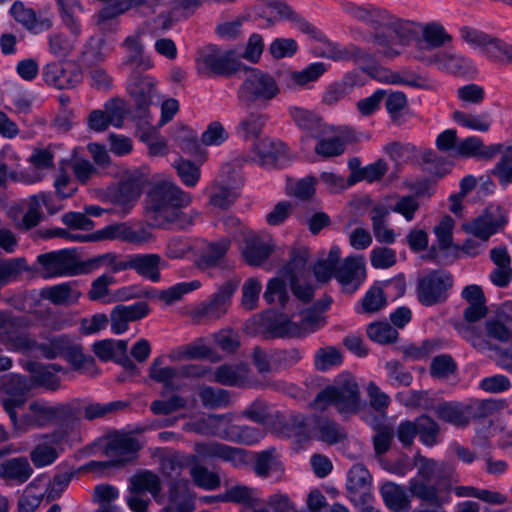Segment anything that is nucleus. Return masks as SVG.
Listing matches in <instances>:
<instances>
[{"label": "nucleus", "instance_id": "nucleus-59", "mask_svg": "<svg viewBox=\"0 0 512 512\" xmlns=\"http://www.w3.org/2000/svg\"><path fill=\"white\" fill-rule=\"evenodd\" d=\"M260 492L245 485H235L226 491V499L240 503L248 507H254L259 503Z\"/></svg>", "mask_w": 512, "mask_h": 512}, {"label": "nucleus", "instance_id": "nucleus-62", "mask_svg": "<svg viewBox=\"0 0 512 512\" xmlns=\"http://www.w3.org/2000/svg\"><path fill=\"white\" fill-rule=\"evenodd\" d=\"M239 196V188L227 184H217L213 187L210 204L219 208L229 207Z\"/></svg>", "mask_w": 512, "mask_h": 512}, {"label": "nucleus", "instance_id": "nucleus-5", "mask_svg": "<svg viewBox=\"0 0 512 512\" xmlns=\"http://www.w3.org/2000/svg\"><path fill=\"white\" fill-rule=\"evenodd\" d=\"M196 67L198 72L205 75L230 76L242 71L245 65L239 61L237 49L221 51L215 45H208L198 51Z\"/></svg>", "mask_w": 512, "mask_h": 512}, {"label": "nucleus", "instance_id": "nucleus-32", "mask_svg": "<svg viewBox=\"0 0 512 512\" xmlns=\"http://www.w3.org/2000/svg\"><path fill=\"white\" fill-rule=\"evenodd\" d=\"M33 474V468L25 457H14L0 463V478L9 486L21 485Z\"/></svg>", "mask_w": 512, "mask_h": 512}, {"label": "nucleus", "instance_id": "nucleus-15", "mask_svg": "<svg viewBox=\"0 0 512 512\" xmlns=\"http://www.w3.org/2000/svg\"><path fill=\"white\" fill-rule=\"evenodd\" d=\"M507 223L504 210L498 205L488 206L484 212L469 223L463 225V229L486 243L488 239Z\"/></svg>", "mask_w": 512, "mask_h": 512}, {"label": "nucleus", "instance_id": "nucleus-16", "mask_svg": "<svg viewBox=\"0 0 512 512\" xmlns=\"http://www.w3.org/2000/svg\"><path fill=\"white\" fill-rule=\"evenodd\" d=\"M370 76L379 81L392 84H403L424 92H440V84L436 80L410 70L393 72L378 65L376 73L371 74Z\"/></svg>", "mask_w": 512, "mask_h": 512}, {"label": "nucleus", "instance_id": "nucleus-11", "mask_svg": "<svg viewBox=\"0 0 512 512\" xmlns=\"http://www.w3.org/2000/svg\"><path fill=\"white\" fill-rule=\"evenodd\" d=\"M53 406L45 400H33L20 417L11 412L9 419L16 435H22L32 429H42L53 423Z\"/></svg>", "mask_w": 512, "mask_h": 512}, {"label": "nucleus", "instance_id": "nucleus-34", "mask_svg": "<svg viewBox=\"0 0 512 512\" xmlns=\"http://www.w3.org/2000/svg\"><path fill=\"white\" fill-rule=\"evenodd\" d=\"M386 506L393 512H408L411 508V494L404 486L386 482L380 488Z\"/></svg>", "mask_w": 512, "mask_h": 512}, {"label": "nucleus", "instance_id": "nucleus-57", "mask_svg": "<svg viewBox=\"0 0 512 512\" xmlns=\"http://www.w3.org/2000/svg\"><path fill=\"white\" fill-rule=\"evenodd\" d=\"M347 54V61L352 60L361 71L369 76L376 73L378 66L376 55L354 45L348 46Z\"/></svg>", "mask_w": 512, "mask_h": 512}, {"label": "nucleus", "instance_id": "nucleus-41", "mask_svg": "<svg viewBox=\"0 0 512 512\" xmlns=\"http://www.w3.org/2000/svg\"><path fill=\"white\" fill-rule=\"evenodd\" d=\"M162 363V357H157L153 360L149 367V377L153 381L161 383L168 391L179 390L181 385L178 383V380L180 379L178 367H163Z\"/></svg>", "mask_w": 512, "mask_h": 512}, {"label": "nucleus", "instance_id": "nucleus-7", "mask_svg": "<svg viewBox=\"0 0 512 512\" xmlns=\"http://www.w3.org/2000/svg\"><path fill=\"white\" fill-rule=\"evenodd\" d=\"M307 261V250H295L291 254L289 263L284 268L292 293L299 301L304 303L312 300L315 291Z\"/></svg>", "mask_w": 512, "mask_h": 512}, {"label": "nucleus", "instance_id": "nucleus-50", "mask_svg": "<svg viewBox=\"0 0 512 512\" xmlns=\"http://www.w3.org/2000/svg\"><path fill=\"white\" fill-rule=\"evenodd\" d=\"M314 429L317 439L327 444H336L346 437L345 430L337 422L328 418H319Z\"/></svg>", "mask_w": 512, "mask_h": 512}, {"label": "nucleus", "instance_id": "nucleus-51", "mask_svg": "<svg viewBox=\"0 0 512 512\" xmlns=\"http://www.w3.org/2000/svg\"><path fill=\"white\" fill-rule=\"evenodd\" d=\"M265 436L263 429L247 425H235L230 422L227 441L244 445H254Z\"/></svg>", "mask_w": 512, "mask_h": 512}, {"label": "nucleus", "instance_id": "nucleus-63", "mask_svg": "<svg viewBox=\"0 0 512 512\" xmlns=\"http://www.w3.org/2000/svg\"><path fill=\"white\" fill-rule=\"evenodd\" d=\"M367 335L371 340L380 344L393 343L398 338L397 330L387 322L371 323L367 327Z\"/></svg>", "mask_w": 512, "mask_h": 512}, {"label": "nucleus", "instance_id": "nucleus-58", "mask_svg": "<svg viewBox=\"0 0 512 512\" xmlns=\"http://www.w3.org/2000/svg\"><path fill=\"white\" fill-rule=\"evenodd\" d=\"M127 340L105 339L94 343L93 351L102 361L114 360L119 352L127 351Z\"/></svg>", "mask_w": 512, "mask_h": 512}, {"label": "nucleus", "instance_id": "nucleus-55", "mask_svg": "<svg viewBox=\"0 0 512 512\" xmlns=\"http://www.w3.org/2000/svg\"><path fill=\"white\" fill-rule=\"evenodd\" d=\"M199 243H204V240L173 237L167 243L166 255L172 259L183 258L189 252L196 253L200 249Z\"/></svg>", "mask_w": 512, "mask_h": 512}, {"label": "nucleus", "instance_id": "nucleus-40", "mask_svg": "<svg viewBox=\"0 0 512 512\" xmlns=\"http://www.w3.org/2000/svg\"><path fill=\"white\" fill-rule=\"evenodd\" d=\"M164 261L158 254H134L131 255V269L142 277L153 282L160 280V269Z\"/></svg>", "mask_w": 512, "mask_h": 512}, {"label": "nucleus", "instance_id": "nucleus-52", "mask_svg": "<svg viewBox=\"0 0 512 512\" xmlns=\"http://www.w3.org/2000/svg\"><path fill=\"white\" fill-rule=\"evenodd\" d=\"M33 386L35 384L44 386L51 390H56L59 387L60 379L57 376V373L62 371L61 366L57 364H49V365H33Z\"/></svg>", "mask_w": 512, "mask_h": 512}, {"label": "nucleus", "instance_id": "nucleus-24", "mask_svg": "<svg viewBox=\"0 0 512 512\" xmlns=\"http://www.w3.org/2000/svg\"><path fill=\"white\" fill-rule=\"evenodd\" d=\"M42 77L47 85L60 90L72 89L82 81V73L79 69L64 68L56 62L48 63L43 67Z\"/></svg>", "mask_w": 512, "mask_h": 512}, {"label": "nucleus", "instance_id": "nucleus-1", "mask_svg": "<svg viewBox=\"0 0 512 512\" xmlns=\"http://www.w3.org/2000/svg\"><path fill=\"white\" fill-rule=\"evenodd\" d=\"M343 11L352 19L360 21L371 28V41L379 47L378 54L387 60L400 55L393 46L394 39L407 44L415 39L411 51L413 58L424 64L421 57H434L438 49L452 41L451 35L437 21L419 23L401 18L390 10L374 4L342 3Z\"/></svg>", "mask_w": 512, "mask_h": 512}, {"label": "nucleus", "instance_id": "nucleus-13", "mask_svg": "<svg viewBox=\"0 0 512 512\" xmlns=\"http://www.w3.org/2000/svg\"><path fill=\"white\" fill-rule=\"evenodd\" d=\"M424 65L433 66L441 72L451 74L457 77L471 76L477 73V67L469 57L452 51H438L435 56L421 57Z\"/></svg>", "mask_w": 512, "mask_h": 512}, {"label": "nucleus", "instance_id": "nucleus-31", "mask_svg": "<svg viewBox=\"0 0 512 512\" xmlns=\"http://www.w3.org/2000/svg\"><path fill=\"white\" fill-rule=\"evenodd\" d=\"M253 471L260 478L272 477L276 481L280 480L284 474V466L279 459L275 448H268L257 452L253 456Z\"/></svg>", "mask_w": 512, "mask_h": 512}, {"label": "nucleus", "instance_id": "nucleus-3", "mask_svg": "<svg viewBox=\"0 0 512 512\" xmlns=\"http://www.w3.org/2000/svg\"><path fill=\"white\" fill-rule=\"evenodd\" d=\"M191 195L168 180L156 182L148 193V208L159 226H165V220L173 215L177 207H186L191 203Z\"/></svg>", "mask_w": 512, "mask_h": 512}, {"label": "nucleus", "instance_id": "nucleus-61", "mask_svg": "<svg viewBox=\"0 0 512 512\" xmlns=\"http://www.w3.org/2000/svg\"><path fill=\"white\" fill-rule=\"evenodd\" d=\"M199 397L203 406L207 408L226 407L230 401L228 391L210 386L200 388Z\"/></svg>", "mask_w": 512, "mask_h": 512}, {"label": "nucleus", "instance_id": "nucleus-9", "mask_svg": "<svg viewBox=\"0 0 512 512\" xmlns=\"http://www.w3.org/2000/svg\"><path fill=\"white\" fill-rule=\"evenodd\" d=\"M0 343L14 352L31 351L37 346L34 337L25 329L23 320L4 312H0Z\"/></svg>", "mask_w": 512, "mask_h": 512}, {"label": "nucleus", "instance_id": "nucleus-56", "mask_svg": "<svg viewBox=\"0 0 512 512\" xmlns=\"http://www.w3.org/2000/svg\"><path fill=\"white\" fill-rule=\"evenodd\" d=\"M129 490L139 493L149 492L157 497L161 490L160 480L154 473L145 471L131 478Z\"/></svg>", "mask_w": 512, "mask_h": 512}, {"label": "nucleus", "instance_id": "nucleus-47", "mask_svg": "<svg viewBox=\"0 0 512 512\" xmlns=\"http://www.w3.org/2000/svg\"><path fill=\"white\" fill-rule=\"evenodd\" d=\"M44 499V486L41 479H34L24 489L18 500L19 512H35Z\"/></svg>", "mask_w": 512, "mask_h": 512}, {"label": "nucleus", "instance_id": "nucleus-23", "mask_svg": "<svg viewBox=\"0 0 512 512\" xmlns=\"http://www.w3.org/2000/svg\"><path fill=\"white\" fill-rule=\"evenodd\" d=\"M289 114L294 123L310 137L320 138L334 132V128L327 126L322 118L312 110L303 107L293 106Z\"/></svg>", "mask_w": 512, "mask_h": 512}, {"label": "nucleus", "instance_id": "nucleus-20", "mask_svg": "<svg viewBox=\"0 0 512 512\" xmlns=\"http://www.w3.org/2000/svg\"><path fill=\"white\" fill-rule=\"evenodd\" d=\"M371 485L372 476L367 468L360 463L354 464L347 474L346 488L349 499L357 506L370 504L373 500Z\"/></svg>", "mask_w": 512, "mask_h": 512}, {"label": "nucleus", "instance_id": "nucleus-2", "mask_svg": "<svg viewBox=\"0 0 512 512\" xmlns=\"http://www.w3.org/2000/svg\"><path fill=\"white\" fill-rule=\"evenodd\" d=\"M332 405L343 417L357 414L364 402L361 399L359 385L355 377L349 373H341L332 384L321 390L315 400L316 409H325Z\"/></svg>", "mask_w": 512, "mask_h": 512}, {"label": "nucleus", "instance_id": "nucleus-14", "mask_svg": "<svg viewBox=\"0 0 512 512\" xmlns=\"http://www.w3.org/2000/svg\"><path fill=\"white\" fill-rule=\"evenodd\" d=\"M32 388V379L19 374L9 373L0 378V390L5 395L2 405L8 416L11 412L23 407L26 402V394Z\"/></svg>", "mask_w": 512, "mask_h": 512}, {"label": "nucleus", "instance_id": "nucleus-6", "mask_svg": "<svg viewBox=\"0 0 512 512\" xmlns=\"http://www.w3.org/2000/svg\"><path fill=\"white\" fill-rule=\"evenodd\" d=\"M460 36L467 44L479 49L491 61L505 65L512 64V43L470 26L461 27Z\"/></svg>", "mask_w": 512, "mask_h": 512}, {"label": "nucleus", "instance_id": "nucleus-10", "mask_svg": "<svg viewBox=\"0 0 512 512\" xmlns=\"http://www.w3.org/2000/svg\"><path fill=\"white\" fill-rule=\"evenodd\" d=\"M22 206L25 210L23 215L13 216L15 227L21 231H29L44 219L43 207L49 214H55L61 209L51 192L34 194L25 199Z\"/></svg>", "mask_w": 512, "mask_h": 512}, {"label": "nucleus", "instance_id": "nucleus-17", "mask_svg": "<svg viewBox=\"0 0 512 512\" xmlns=\"http://www.w3.org/2000/svg\"><path fill=\"white\" fill-rule=\"evenodd\" d=\"M411 496L428 504V506L418 507L412 512H447L444 505L451 502V493L448 487L426 486L418 480L411 483Z\"/></svg>", "mask_w": 512, "mask_h": 512}, {"label": "nucleus", "instance_id": "nucleus-54", "mask_svg": "<svg viewBox=\"0 0 512 512\" xmlns=\"http://www.w3.org/2000/svg\"><path fill=\"white\" fill-rule=\"evenodd\" d=\"M417 431L420 441L428 447L439 443L440 426L428 415H421L416 418Z\"/></svg>", "mask_w": 512, "mask_h": 512}, {"label": "nucleus", "instance_id": "nucleus-27", "mask_svg": "<svg viewBox=\"0 0 512 512\" xmlns=\"http://www.w3.org/2000/svg\"><path fill=\"white\" fill-rule=\"evenodd\" d=\"M366 277L365 263L362 257H347L335 273V278L347 292L356 291Z\"/></svg>", "mask_w": 512, "mask_h": 512}, {"label": "nucleus", "instance_id": "nucleus-36", "mask_svg": "<svg viewBox=\"0 0 512 512\" xmlns=\"http://www.w3.org/2000/svg\"><path fill=\"white\" fill-rule=\"evenodd\" d=\"M327 71V65L314 62L300 71H288L284 74L286 85L293 91L317 81Z\"/></svg>", "mask_w": 512, "mask_h": 512}, {"label": "nucleus", "instance_id": "nucleus-49", "mask_svg": "<svg viewBox=\"0 0 512 512\" xmlns=\"http://www.w3.org/2000/svg\"><path fill=\"white\" fill-rule=\"evenodd\" d=\"M340 248L333 245L326 258H320L313 266V273L318 282L325 283L331 279L337 271L336 265L340 259Z\"/></svg>", "mask_w": 512, "mask_h": 512}, {"label": "nucleus", "instance_id": "nucleus-60", "mask_svg": "<svg viewBox=\"0 0 512 512\" xmlns=\"http://www.w3.org/2000/svg\"><path fill=\"white\" fill-rule=\"evenodd\" d=\"M273 9L280 19L289 20L292 24H294L296 28H298L302 32L311 34L312 36H316V29L287 4L276 3L273 6Z\"/></svg>", "mask_w": 512, "mask_h": 512}, {"label": "nucleus", "instance_id": "nucleus-18", "mask_svg": "<svg viewBox=\"0 0 512 512\" xmlns=\"http://www.w3.org/2000/svg\"><path fill=\"white\" fill-rule=\"evenodd\" d=\"M140 449L139 441L129 434H116L109 438L105 454L110 458L103 466H122L133 460Z\"/></svg>", "mask_w": 512, "mask_h": 512}, {"label": "nucleus", "instance_id": "nucleus-30", "mask_svg": "<svg viewBox=\"0 0 512 512\" xmlns=\"http://www.w3.org/2000/svg\"><path fill=\"white\" fill-rule=\"evenodd\" d=\"M254 150L256 156L253 160L265 167L277 166L287 157L286 145L274 139L264 138L259 140L255 143Z\"/></svg>", "mask_w": 512, "mask_h": 512}, {"label": "nucleus", "instance_id": "nucleus-46", "mask_svg": "<svg viewBox=\"0 0 512 512\" xmlns=\"http://www.w3.org/2000/svg\"><path fill=\"white\" fill-rule=\"evenodd\" d=\"M231 241L227 238H222L217 242L199 243V250H196V254H199L202 262L207 266H215L225 256L229 250Z\"/></svg>", "mask_w": 512, "mask_h": 512}, {"label": "nucleus", "instance_id": "nucleus-21", "mask_svg": "<svg viewBox=\"0 0 512 512\" xmlns=\"http://www.w3.org/2000/svg\"><path fill=\"white\" fill-rule=\"evenodd\" d=\"M195 451L201 458H219L236 468H243L250 461L246 450L218 442L196 443Z\"/></svg>", "mask_w": 512, "mask_h": 512}, {"label": "nucleus", "instance_id": "nucleus-35", "mask_svg": "<svg viewBox=\"0 0 512 512\" xmlns=\"http://www.w3.org/2000/svg\"><path fill=\"white\" fill-rule=\"evenodd\" d=\"M141 34L142 32L138 30L123 41L122 47L126 52L123 64L147 70L152 67V61L144 56Z\"/></svg>", "mask_w": 512, "mask_h": 512}, {"label": "nucleus", "instance_id": "nucleus-12", "mask_svg": "<svg viewBox=\"0 0 512 512\" xmlns=\"http://www.w3.org/2000/svg\"><path fill=\"white\" fill-rule=\"evenodd\" d=\"M44 278L74 276L79 274L78 259L73 250L62 249L37 256Z\"/></svg>", "mask_w": 512, "mask_h": 512}, {"label": "nucleus", "instance_id": "nucleus-29", "mask_svg": "<svg viewBox=\"0 0 512 512\" xmlns=\"http://www.w3.org/2000/svg\"><path fill=\"white\" fill-rule=\"evenodd\" d=\"M242 71L247 73L242 85L244 92L253 96H275L279 93L278 86L272 76L247 66Z\"/></svg>", "mask_w": 512, "mask_h": 512}, {"label": "nucleus", "instance_id": "nucleus-22", "mask_svg": "<svg viewBox=\"0 0 512 512\" xmlns=\"http://www.w3.org/2000/svg\"><path fill=\"white\" fill-rule=\"evenodd\" d=\"M149 313V306L144 301L130 305H116L110 313L111 331L120 335L127 331L128 324L144 318Z\"/></svg>", "mask_w": 512, "mask_h": 512}, {"label": "nucleus", "instance_id": "nucleus-42", "mask_svg": "<svg viewBox=\"0 0 512 512\" xmlns=\"http://www.w3.org/2000/svg\"><path fill=\"white\" fill-rule=\"evenodd\" d=\"M189 481L178 480L169 489V505L162 512H193L194 506L187 497Z\"/></svg>", "mask_w": 512, "mask_h": 512}, {"label": "nucleus", "instance_id": "nucleus-26", "mask_svg": "<svg viewBox=\"0 0 512 512\" xmlns=\"http://www.w3.org/2000/svg\"><path fill=\"white\" fill-rule=\"evenodd\" d=\"M147 108L148 104L144 98L136 103V108H132L123 98H111L105 104V109L111 117V125L116 128H121L126 119L145 117Z\"/></svg>", "mask_w": 512, "mask_h": 512}, {"label": "nucleus", "instance_id": "nucleus-45", "mask_svg": "<svg viewBox=\"0 0 512 512\" xmlns=\"http://www.w3.org/2000/svg\"><path fill=\"white\" fill-rule=\"evenodd\" d=\"M10 13L17 22L31 31L37 32L39 29H49L52 25L49 19H44L39 22L35 12L30 8H26L20 1H16L12 4Z\"/></svg>", "mask_w": 512, "mask_h": 512}, {"label": "nucleus", "instance_id": "nucleus-33", "mask_svg": "<svg viewBox=\"0 0 512 512\" xmlns=\"http://www.w3.org/2000/svg\"><path fill=\"white\" fill-rule=\"evenodd\" d=\"M433 411L438 419L457 428L468 426L471 420L469 406L456 401L439 402L434 405Z\"/></svg>", "mask_w": 512, "mask_h": 512}, {"label": "nucleus", "instance_id": "nucleus-44", "mask_svg": "<svg viewBox=\"0 0 512 512\" xmlns=\"http://www.w3.org/2000/svg\"><path fill=\"white\" fill-rule=\"evenodd\" d=\"M31 272L24 257H14L0 260V290L9 283L16 282L23 273Z\"/></svg>", "mask_w": 512, "mask_h": 512}, {"label": "nucleus", "instance_id": "nucleus-48", "mask_svg": "<svg viewBox=\"0 0 512 512\" xmlns=\"http://www.w3.org/2000/svg\"><path fill=\"white\" fill-rule=\"evenodd\" d=\"M248 377V368L244 364L222 365L214 372V381L226 386H240Z\"/></svg>", "mask_w": 512, "mask_h": 512}, {"label": "nucleus", "instance_id": "nucleus-37", "mask_svg": "<svg viewBox=\"0 0 512 512\" xmlns=\"http://www.w3.org/2000/svg\"><path fill=\"white\" fill-rule=\"evenodd\" d=\"M40 296L54 305L69 306L78 301L81 292L74 283L66 282L43 288Z\"/></svg>", "mask_w": 512, "mask_h": 512}, {"label": "nucleus", "instance_id": "nucleus-53", "mask_svg": "<svg viewBox=\"0 0 512 512\" xmlns=\"http://www.w3.org/2000/svg\"><path fill=\"white\" fill-rule=\"evenodd\" d=\"M127 89L130 96H150L158 93L156 80L138 72H133L130 75Z\"/></svg>", "mask_w": 512, "mask_h": 512}, {"label": "nucleus", "instance_id": "nucleus-25", "mask_svg": "<svg viewBox=\"0 0 512 512\" xmlns=\"http://www.w3.org/2000/svg\"><path fill=\"white\" fill-rule=\"evenodd\" d=\"M231 417L227 414H210L183 426L185 431L212 435L227 440Z\"/></svg>", "mask_w": 512, "mask_h": 512}, {"label": "nucleus", "instance_id": "nucleus-64", "mask_svg": "<svg viewBox=\"0 0 512 512\" xmlns=\"http://www.w3.org/2000/svg\"><path fill=\"white\" fill-rule=\"evenodd\" d=\"M492 175L498 179L503 187L512 183V147L506 149L493 168Z\"/></svg>", "mask_w": 512, "mask_h": 512}, {"label": "nucleus", "instance_id": "nucleus-38", "mask_svg": "<svg viewBox=\"0 0 512 512\" xmlns=\"http://www.w3.org/2000/svg\"><path fill=\"white\" fill-rule=\"evenodd\" d=\"M389 209L385 204L377 203L370 211V219L372 222V230L376 240L380 243L392 244L396 239L393 229L387 224Z\"/></svg>", "mask_w": 512, "mask_h": 512}, {"label": "nucleus", "instance_id": "nucleus-28", "mask_svg": "<svg viewBox=\"0 0 512 512\" xmlns=\"http://www.w3.org/2000/svg\"><path fill=\"white\" fill-rule=\"evenodd\" d=\"M237 289V283H224L206 302L199 307L198 313L209 319L221 317L227 310L228 303Z\"/></svg>", "mask_w": 512, "mask_h": 512}, {"label": "nucleus", "instance_id": "nucleus-8", "mask_svg": "<svg viewBox=\"0 0 512 512\" xmlns=\"http://www.w3.org/2000/svg\"><path fill=\"white\" fill-rule=\"evenodd\" d=\"M453 286L452 275L445 270H433L419 278L417 297L421 304L432 306L446 301Z\"/></svg>", "mask_w": 512, "mask_h": 512}, {"label": "nucleus", "instance_id": "nucleus-43", "mask_svg": "<svg viewBox=\"0 0 512 512\" xmlns=\"http://www.w3.org/2000/svg\"><path fill=\"white\" fill-rule=\"evenodd\" d=\"M368 80L360 72L354 70L344 74L339 80L328 86V93L334 96L359 93V89L365 86Z\"/></svg>", "mask_w": 512, "mask_h": 512}, {"label": "nucleus", "instance_id": "nucleus-19", "mask_svg": "<svg viewBox=\"0 0 512 512\" xmlns=\"http://www.w3.org/2000/svg\"><path fill=\"white\" fill-rule=\"evenodd\" d=\"M241 255L250 266H261L271 255L274 244L269 236L259 234L253 230L245 233L240 241Z\"/></svg>", "mask_w": 512, "mask_h": 512}, {"label": "nucleus", "instance_id": "nucleus-4", "mask_svg": "<svg viewBox=\"0 0 512 512\" xmlns=\"http://www.w3.org/2000/svg\"><path fill=\"white\" fill-rule=\"evenodd\" d=\"M82 418V403L73 400L67 403H59L53 406V423L57 428L43 438L55 445L72 444L80 442L79 424Z\"/></svg>", "mask_w": 512, "mask_h": 512}, {"label": "nucleus", "instance_id": "nucleus-39", "mask_svg": "<svg viewBox=\"0 0 512 512\" xmlns=\"http://www.w3.org/2000/svg\"><path fill=\"white\" fill-rule=\"evenodd\" d=\"M380 204H385L391 212L398 213L404 217L407 222L414 220L416 212L420 208L418 198L414 195L390 194L384 198Z\"/></svg>", "mask_w": 512, "mask_h": 512}]
</instances>
